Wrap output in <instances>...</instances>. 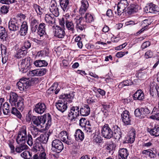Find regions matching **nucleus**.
Returning a JSON list of instances; mask_svg holds the SVG:
<instances>
[{"mask_svg": "<svg viewBox=\"0 0 159 159\" xmlns=\"http://www.w3.org/2000/svg\"><path fill=\"white\" fill-rule=\"evenodd\" d=\"M9 7L7 6H3L1 8L0 12L3 14L7 13L9 11Z\"/></svg>", "mask_w": 159, "mask_h": 159, "instance_id": "55", "label": "nucleus"}, {"mask_svg": "<svg viewBox=\"0 0 159 159\" xmlns=\"http://www.w3.org/2000/svg\"><path fill=\"white\" fill-rule=\"evenodd\" d=\"M74 136L76 140L78 141H82L84 138L83 132L80 129H77L76 130Z\"/></svg>", "mask_w": 159, "mask_h": 159, "instance_id": "29", "label": "nucleus"}, {"mask_svg": "<svg viewBox=\"0 0 159 159\" xmlns=\"http://www.w3.org/2000/svg\"><path fill=\"white\" fill-rule=\"evenodd\" d=\"M60 98L61 100L56 103L55 105L58 110L63 113L67 108V102H71L73 97L70 94H64L61 95Z\"/></svg>", "mask_w": 159, "mask_h": 159, "instance_id": "2", "label": "nucleus"}, {"mask_svg": "<svg viewBox=\"0 0 159 159\" xmlns=\"http://www.w3.org/2000/svg\"><path fill=\"white\" fill-rule=\"evenodd\" d=\"M39 23L38 20L34 19L31 20L30 22V25L31 30L32 32H35L36 31Z\"/></svg>", "mask_w": 159, "mask_h": 159, "instance_id": "35", "label": "nucleus"}, {"mask_svg": "<svg viewBox=\"0 0 159 159\" xmlns=\"http://www.w3.org/2000/svg\"><path fill=\"white\" fill-rule=\"evenodd\" d=\"M139 8V5L134 4H131L128 8L127 13L130 15L133 14L137 12Z\"/></svg>", "mask_w": 159, "mask_h": 159, "instance_id": "32", "label": "nucleus"}, {"mask_svg": "<svg viewBox=\"0 0 159 159\" xmlns=\"http://www.w3.org/2000/svg\"><path fill=\"white\" fill-rule=\"evenodd\" d=\"M32 120L34 124L37 126H40L41 128L44 127V124L47 121L45 126V128L46 129L48 128L51 125V117L49 114H45V116H33L32 117Z\"/></svg>", "mask_w": 159, "mask_h": 159, "instance_id": "1", "label": "nucleus"}, {"mask_svg": "<svg viewBox=\"0 0 159 159\" xmlns=\"http://www.w3.org/2000/svg\"><path fill=\"white\" fill-rule=\"evenodd\" d=\"M54 15L46 14L45 16V20L46 22L51 25L55 23V17Z\"/></svg>", "mask_w": 159, "mask_h": 159, "instance_id": "25", "label": "nucleus"}, {"mask_svg": "<svg viewBox=\"0 0 159 159\" xmlns=\"http://www.w3.org/2000/svg\"><path fill=\"white\" fill-rule=\"evenodd\" d=\"M31 84V82L29 79L22 78L17 83L16 85L21 91H26Z\"/></svg>", "mask_w": 159, "mask_h": 159, "instance_id": "6", "label": "nucleus"}, {"mask_svg": "<svg viewBox=\"0 0 159 159\" xmlns=\"http://www.w3.org/2000/svg\"><path fill=\"white\" fill-rule=\"evenodd\" d=\"M122 121L125 124L129 125L131 124V117L129 115V112L127 111H125L121 114Z\"/></svg>", "mask_w": 159, "mask_h": 159, "instance_id": "17", "label": "nucleus"}, {"mask_svg": "<svg viewBox=\"0 0 159 159\" xmlns=\"http://www.w3.org/2000/svg\"><path fill=\"white\" fill-rule=\"evenodd\" d=\"M74 21L76 24V28L78 32H80L84 30L85 28V26L82 23V18L78 17L75 18Z\"/></svg>", "mask_w": 159, "mask_h": 159, "instance_id": "12", "label": "nucleus"}, {"mask_svg": "<svg viewBox=\"0 0 159 159\" xmlns=\"http://www.w3.org/2000/svg\"><path fill=\"white\" fill-rule=\"evenodd\" d=\"M34 64L37 67H41L47 66L48 63L45 60H38L34 62Z\"/></svg>", "mask_w": 159, "mask_h": 159, "instance_id": "39", "label": "nucleus"}, {"mask_svg": "<svg viewBox=\"0 0 159 159\" xmlns=\"http://www.w3.org/2000/svg\"><path fill=\"white\" fill-rule=\"evenodd\" d=\"M19 98L21 97H19L16 93L13 92L10 93L9 101L11 106L15 105V103L18 101Z\"/></svg>", "mask_w": 159, "mask_h": 159, "instance_id": "21", "label": "nucleus"}, {"mask_svg": "<svg viewBox=\"0 0 159 159\" xmlns=\"http://www.w3.org/2000/svg\"><path fill=\"white\" fill-rule=\"evenodd\" d=\"M7 34L5 28L2 26H0V38L3 40L4 39L6 40L8 39L7 38Z\"/></svg>", "mask_w": 159, "mask_h": 159, "instance_id": "38", "label": "nucleus"}, {"mask_svg": "<svg viewBox=\"0 0 159 159\" xmlns=\"http://www.w3.org/2000/svg\"><path fill=\"white\" fill-rule=\"evenodd\" d=\"M141 108L143 116H144V117L150 113V111L147 107L142 108Z\"/></svg>", "mask_w": 159, "mask_h": 159, "instance_id": "53", "label": "nucleus"}, {"mask_svg": "<svg viewBox=\"0 0 159 159\" xmlns=\"http://www.w3.org/2000/svg\"><path fill=\"white\" fill-rule=\"evenodd\" d=\"M32 7L37 14L41 15L43 13V10L39 6L36 4H34Z\"/></svg>", "mask_w": 159, "mask_h": 159, "instance_id": "42", "label": "nucleus"}, {"mask_svg": "<svg viewBox=\"0 0 159 159\" xmlns=\"http://www.w3.org/2000/svg\"><path fill=\"white\" fill-rule=\"evenodd\" d=\"M144 10L147 13H151L157 14L158 12L157 7L155 4L152 3L148 4L144 8Z\"/></svg>", "mask_w": 159, "mask_h": 159, "instance_id": "11", "label": "nucleus"}, {"mask_svg": "<svg viewBox=\"0 0 159 159\" xmlns=\"http://www.w3.org/2000/svg\"><path fill=\"white\" fill-rule=\"evenodd\" d=\"M102 139L100 134H96L94 137L93 141L96 143H100L102 141Z\"/></svg>", "mask_w": 159, "mask_h": 159, "instance_id": "47", "label": "nucleus"}, {"mask_svg": "<svg viewBox=\"0 0 159 159\" xmlns=\"http://www.w3.org/2000/svg\"><path fill=\"white\" fill-rule=\"evenodd\" d=\"M47 72L45 69L42 68L36 69L30 71L29 73L31 76H42L45 75Z\"/></svg>", "mask_w": 159, "mask_h": 159, "instance_id": "18", "label": "nucleus"}, {"mask_svg": "<svg viewBox=\"0 0 159 159\" xmlns=\"http://www.w3.org/2000/svg\"><path fill=\"white\" fill-rule=\"evenodd\" d=\"M31 46V44L29 41H26L24 43V46L21 48L27 51V49L29 48Z\"/></svg>", "mask_w": 159, "mask_h": 159, "instance_id": "54", "label": "nucleus"}, {"mask_svg": "<svg viewBox=\"0 0 159 159\" xmlns=\"http://www.w3.org/2000/svg\"><path fill=\"white\" fill-rule=\"evenodd\" d=\"M85 127V131L88 134L91 135L92 134L93 128L90 124L89 121L88 122V123L86 124Z\"/></svg>", "mask_w": 159, "mask_h": 159, "instance_id": "41", "label": "nucleus"}, {"mask_svg": "<svg viewBox=\"0 0 159 159\" xmlns=\"http://www.w3.org/2000/svg\"><path fill=\"white\" fill-rule=\"evenodd\" d=\"M26 142H21L20 143H18L19 145L16 147L15 151L18 153H20L23 151L28 149V146L25 144Z\"/></svg>", "mask_w": 159, "mask_h": 159, "instance_id": "34", "label": "nucleus"}, {"mask_svg": "<svg viewBox=\"0 0 159 159\" xmlns=\"http://www.w3.org/2000/svg\"><path fill=\"white\" fill-rule=\"evenodd\" d=\"M79 121L80 125L82 127L86 125V123H88V122H87L86 119L84 118H81L80 120Z\"/></svg>", "mask_w": 159, "mask_h": 159, "instance_id": "60", "label": "nucleus"}, {"mask_svg": "<svg viewBox=\"0 0 159 159\" xmlns=\"http://www.w3.org/2000/svg\"><path fill=\"white\" fill-rule=\"evenodd\" d=\"M3 98H0V115L2 114V111L5 115H7L10 112V107L7 102H4Z\"/></svg>", "mask_w": 159, "mask_h": 159, "instance_id": "10", "label": "nucleus"}, {"mask_svg": "<svg viewBox=\"0 0 159 159\" xmlns=\"http://www.w3.org/2000/svg\"><path fill=\"white\" fill-rule=\"evenodd\" d=\"M59 136L61 139L62 140L67 144L69 145L71 143V140L68 137L66 131H61L59 134Z\"/></svg>", "mask_w": 159, "mask_h": 159, "instance_id": "19", "label": "nucleus"}, {"mask_svg": "<svg viewBox=\"0 0 159 159\" xmlns=\"http://www.w3.org/2000/svg\"><path fill=\"white\" fill-rule=\"evenodd\" d=\"M114 134V136L116 139H119L122 137V133L120 131V128L117 125H114L113 126Z\"/></svg>", "mask_w": 159, "mask_h": 159, "instance_id": "24", "label": "nucleus"}, {"mask_svg": "<svg viewBox=\"0 0 159 159\" xmlns=\"http://www.w3.org/2000/svg\"><path fill=\"white\" fill-rule=\"evenodd\" d=\"M38 150H36L37 151H40V153L39 156V159H46V154L44 152L43 148H41Z\"/></svg>", "mask_w": 159, "mask_h": 159, "instance_id": "46", "label": "nucleus"}, {"mask_svg": "<svg viewBox=\"0 0 159 159\" xmlns=\"http://www.w3.org/2000/svg\"><path fill=\"white\" fill-rule=\"evenodd\" d=\"M16 108L15 106H12L11 110V112L12 114L16 115L18 118L20 119L21 117V115Z\"/></svg>", "mask_w": 159, "mask_h": 159, "instance_id": "44", "label": "nucleus"}, {"mask_svg": "<svg viewBox=\"0 0 159 159\" xmlns=\"http://www.w3.org/2000/svg\"><path fill=\"white\" fill-rule=\"evenodd\" d=\"M65 25L66 28L69 32L71 33H74L75 31V28L73 23L71 21L66 20L65 21Z\"/></svg>", "mask_w": 159, "mask_h": 159, "instance_id": "27", "label": "nucleus"}, {"mask_svg": "<svg viewBox=\"0 0 159 159\" xmlns=\"http://www.w3.org/2000/svg\"><path fill=\"white\" fill-rule=\"evenodd\" d=\"M84 17L87 22L91 23L94 20L93 16L89 13H86Z\"/></svg>", "mask_w": 159, "mask_h": 159, "instance_id": "49", "label": "nucleus"}, {"mask_svg": "<svg viewBox=\"0 0 159 159\" xmlns=\"http://www.w3.org/2000/svg\"><path fill=\"white\" fill-rule=\"evenodd\" d=\"M153 56V52L151 50H148L145 54L144 57L148 59L152 57Z\"/></svg>", "mask_w": 159, "mask_h": 159, "instance_id": "57", "label": "nucleus"}, {"mask_svg": "<svg viewBox=\"0 0 159 159\" xmlns=\"http://www.w3.org/2000/svg\"><path fill=\"white\" fill-rule=\"evenodd\" d=\"M128 3L127 0H121L117 6L125 9L128 6Z\"/></svg>", "mask_w": 159, "mask_h": 159, "instance_id": "51", "label": "nucleus"}, {"mask_svg": "<svg viewBox=\"0 0 159 159\" xmlns=\"http://www.w3.org/2000/svg\"><path fill=\"white\" fill-rule=\"evenodd\" d=\"M79 108L78 106H72L70 108V112L68 116L71 121L74 123L79 120L78 117L79 115Z\"/></svg>", "mask_w": 159, "mask_h": 159, "instance_id": "5", "label": "nucleus"}, {"mask_svg": "<svg viewBox=\"0 0 159 159\" xmlns=\"http://www.w3.org/2000/svg\"><path fill=\"white\" fill-rule=\"evenodd\" d=\"M150 93L152 96L157 93L158 97H159V86L155 85L153 83L151 84L150 86Z\"/></svg>", "mask_w": 159, "mask_h": 159, "instance_id": "23", "label": "nucleus"}, {"mask_svg": "<svg viewBox=\"0 0 159 159\" xmlns=\"http://www.w3.org/2000/svg\"><path fill=\"white\" fill-rule=\"evenodd\" d=\"M46 54L47 53L46 51H41L37 53V56L39 57H44L47 55Z\"/></svg>", "mask_w": 159, "mask_h": 159, "instance_id": "59", "label": "nucleus"}, {"mask_svg": "<svg viewBox=\"0 0 159 159\" xmlns=\"http://www.w3.org/2000/svg\"><path fill=\"white\" fill-rule=\"evenodd\" d=\"M58 6L56 2L53 1L51 2L50 7V11L55 17L58 16L59 15Z\"/></svg>", "mask_w": 159, "mask_h": 159, "instance_id": "14", "label": "nucleus"}, {"mask_svg": "<svg viewBox=\"0 0 159 159\" xmlns=\"http://www.w3.org/2000/svg\"><path fill=\"white\" fill-rule=\"evenodd\" d=\"M46 108V106L44 103L39 102L36 105L34 110L37 113L42 114L45 111Z\"/></svg>", "mask_w": 159, "mask_h": 159, "instance_id": "13", "label": "nucleus"}, {"mask_svg": "<svg viewBox=\"0 0 159 159\" xmlns=\"http://www.w3.org/2000/svg\"><path fill=\"white\" fill-rule=\"evenodd\" d=\"M150 45V43L149 41H146L143 43L141 46L142 49L147 48Z\"/></svg>", "mask_w": 159, "mask_h": 159, "instance_id": "63", "label": "nucleus"}, {"mask_svg": "<svg viewBox=\"0 0 159 159\" xmlns=\"http://www.w3.org/2000/svg\"><path fill=\"white\" fill-rule=\"evenodd\" d=\"M157 108L154 107L152 113V115L150 116V118L152 119L159 120V113H155V110Z\"/></svg>", "mask_w": 159, "mask_h": 159, "instance_id": "45", "label": "nucleus"}, {"mask_svg": "<svg viewBox=\"0 0 159 159\" xmlns=\"http://www.w3.org/2000/svg\"><path fill=\"white\" fill-rule=\"evenodd\" d=\"M135 131L134 129H131L130 131L129 135L127 136V140L129 143H132L135 140Z\"/></svg>", "mask_w": 159, "mask_h": 159, "instance_id": "37", "label": "nucleus"}, {"mask_svg": "<svg viewBox=\"0 0 159 159\" xmlns=\"http://www.w3.org/2000/svg\"><path fill=\"white\" fill-rule=\"evenodd\" d=\"M81 5L79 10V12L81 15L84 14L89 7V4L87 0H83L81 1Z\"/></svg>", "mask_w": 159, "mask_h": 159, "instance_id": "20", "label": "nucleus"}, {"mask_svg": "<svg viewBox=\"0 0 159 159\" xmlns=\"http://www.w3.org/2000/svg\"><path fill=\"white\" fill-rule=\"evenodd\" d=\"M147 131L150 134L154 137L159 136V125H156L152 129L148 128Z\"/></svg>", "mask_w": 159, "mask_h": 159, "instance_id": "22", "label": "nucleus"}, {"mask_svg": "<svg viewBox=\"0 0 159 159\" xmlns=\"http://www.w3.org/2000/svg\"><path fill=\"white\" fill-rule=\"evenodd\" d=\"M54 27H55L54 35L59 38H63L65 34L63 29L57 25H56L55 27L54 25L52 27L53 28Z\"/></svg>", "mask_w": 159, "mask_h": 159, "instance_id": "15", "label": "nucleus"}, {"mask_svg": "<svg viewBox=\"0 0 159 159\" xmlns=\"http://www.w3.org/2000/svg\"><path fill=\"white\" fill-rule=\"evenodd\" d=\"M128 155V152L125 148H122L119 151V159H126Z\"/></svg>", "mask_w": 159, "mask_h": 159, "instance_id": "36", "label": "nucleus"}, {"mask_svg": "<svg viewBox=\"0 0 159 159\" xmlns=\"http://www.w3.org/2000/svg\"><path fill=\"white\" fill-rule=\"evenodd\" d=\"M52 151L59 153L61 152L64 148L63 145L61 141L59 139H55L52 142Z\"/></svg>", "mask_w": 159, "mask_h": 159, "instance_id": "7", "label": "nucleus"}, {"mask_svg": "<svg viewBox=\"0 0 159 159\" xmlns=\"http://www.w3.org/2000/svg\"><path fill=\"white\" fill-rule=\"evenodd\" d=\"M20 33L22 36H25L27 33L28 26L26 22H23L21 25H20Z\"/></svg>", "mask_w": 159, "mask_h": 159, "instance_id": "26", "label": "nucleus"}, {"mask_svg": "<svg viewBox=\"0 0 159 159\" xmlns=\"http://www.w3.org/2000/svg\"><path fill=\"white\" fill-rule=\"evenodd\" d=\"M101 133L103 136L107 139H111L113 135V131L107 124H106L102 126Z\"/></svg>", "mask_w": 159, "mask_h": 159, "instance_id": "9", "label": "nucleus"}, {"mask_svg": "<svg viewBox=\"0 0 159 159\" xmlns=\"http://www.w3.org/2000/svg\"><path fill=\"white\" fill-rule=\"evenodd\" d=\"M152 145V142L149 141V142H145L143 144V147H146L147 148H149Z\"/></svg>", "mask_w": 159, "mask_h": 159, "instance_id": "64", "label": "nucleus"}, {"mask_svg": "<svg viewBox=\"0 0 159 159\" xmlns=\"http://www.w3.org/2000/svg\"><path fill=\"white\" fill-rule=\"evenodd\" d=\"M60 5L64 11H67L69 8L70 3L69 0H59Z\"/></svg>", "mask_w": 159, "mask_h": 159, "instance_id": "30", "label": "nucleus"}, {"mask_svg": "<svg viewBox=\"0 0 159 159\" xmlns=\"http://www.w3.org/2000/svg\"><path fill=\"white\" fill-rule=\"evenodd\" d=\"M128 51L126 52H117L116 54V56L117 57H123L125 54L128 53Z\"/></svg>", "mask_w": 159, "mask_h": 159, "instance_id": "61", "label": "nucleus"}, {"mask_svg": "<svg viewBox=\"0 0 159 159\" xmlns=\"http://www.w3.org/2000/svg\"><path fill=\"white\" fill-rule=\"evenodd\" d=\"M27 53V51L21 48L18 50L15 55V57L18 58H20L25 55Z\"/></svg>", "mask_w": 159, "mask_h": 159, "instance_id": "40", "label": "nucleus"}, {"mask_svg": "<svg viewBox=\"0 0 159 159\" xmlns=\"http://www.w3.org/2000/svg\"><path fill=\"white\" fill-rule=\"evenodd\" d=\"M117 14L118 15H120L124 12V10L125 9L123 8L119 7V6L117 5Z\"/></svg>", "mask_w": 159, "mask_h": 159, "instance_id": "62", "label": "nucleus"}, {"mask_svg": "<svg viewBox=\"0 0 159 159\" xmlns=\"http://www.w3.org/2000/svg\"><path fill=\"white\" fill-rule=\"evenodd\" d=\"M26 129V126L24 125L20 129L16 138L17 143H20L21 142H26V139L28 136Z\"/></svg>", "mask_w": 159, "mask_h": 159, "instance_id": "8", "label": "nucleus"}, {"mask_svg": "<svg viewBox=\"0 0 159 159\" xmlns=\"http://www.w3.org/2000/svg\"><path fill=\"white\" fill-rule=\"evenodd\" d=\"M49 137L48 133L45 134H41L36 140L35 145L34 146L35 150H38L41 148H43L42 144H46L48 141Z\"/></svg>", "mask_w": 159, "mask_h": 159, "instance_id": "3", "label": "nucleus"}, {"mask_svg": "<svg viewBox=\"0 0 159 159\" xmlns=\"http://www.w3.org/2000/svg\"><path fill=\"white\" fill-rule=\"evenodd\" d=\"M142 112V108H137L134 111V114L136 117H139V118L142 119L144 118V116H143Z\"/></svg>", "mask_w": 159, "mask_h": 159, "instance_id": "50", "label": "nucleus"}, {"mask_svg": "<svg viewBox=\"0 0 159 159\" xmlns=\"http://www.w3.org/2000/svg\"><path fill=\"white\" fill-rule=\"evenodd\" d=\"M24 99L21 98H19L18 101L15 103V105H13V106H15L19 110L22 111L24 108Z\"/></svg>", "mask_w": 159, "mask_h": 159, "instance_id": "33", "label": "nucleus"}, {"mask_svg": "<svg viewBox=\"0 0 159 159\" xmlns=\"http://www.w3.org/2000/svg\"><path fill=\"white\" fill-rule=\"evenodd\" d=\"M26 139L27 140V143L30 146H32L33 144V139L31 135L28 134Z\"/></svg>", "mask_w": 159, "mask_h": 159, "instance_id": "56", "label": "nucleus"}, {"mask_svg": "<svg viewBox=\"0 0 159 159\" xmlns=\"http://www.w3.org/2000/svg\"><path fill=\"white\" fill-rule=\"evenodd\" d=\"M31 154L29 152L25 151L21 154V156L25 159H30Z\"/></svg>", "mask_w": 159, "mask_h": 159, "instance_id": "52", "label": "nucleus"}, {"mask_svg": "<svg viewBox=\"0 0 159 159\" xmlns=\"http://www.w3.org/2000/svg\"><path fill=\"white\" fill-rule=\"evenodd\" d=\"M45 27L46 25L43 23H41L39 25L37 30L38 31V36L39 35L41 37L40 39H42L43 37L46 36Z\"/></svg>", "mask_w": 159, "mask_h": 159, "instance_id": "16", "label": "nucleus"}, {"mask_svg": "<svg viewBox=\"0 0 159 159\" xmlns=\"http://www.w3.org/2000/svg\"><path fill=\"white\" fill-rule=\"evenodd\" d=\"M21 22L20 20L17 18H12L8 24V28L11 31L16 32L19 30Z\"/></svg>", "mask_w": 159, "mask_h": 159, "instance_id": "4", "label": "nucleus"}, {"mask_svg": "<svg viewBox=\"0 0 159 159\" xmlns=\"http://www.w3.org/2000/svg\"><path fill=\"white\" fill-rule=\"evenodd\" d=\"M133 97L135 100H142L144 98V95L143 91L141 90H139L134 94Z\"/></svg>", "mask_w": 159, "mask_h": 159, "instance_id": "31", "label": "nucleus"}, {"mask_svg": "<svg viewBox=\"0 0 159 159\" xmlns=\"http://www.w3.org/2000/svg\"><path fill=\"white\" fill-rule=\"evenodd\" d=\"M28 62V60L26 59H24L22 60L20 63H19L18 65L19 66H20L21 69H27L30 65Z\"/></svg>", "mask_w": 159, "mask_h": 159, "instance_id": "43", "label": "nucleus"}, {"mask_svg": "<svg viewBox=\"0 0 159 159\" xmlns=\"http://www.w3.org/2000/svg\"><path fill=\"white\" fill-rule=\"evenodd\" d=\"M90 112V108L87 105H84L83 107L80 108V113L83 116H88Z\"/></svg>", "mask_w": 159, "mask_h": 159, "instance_id": "28", "label": "nucleus"}, {"mask_svg": "<svg viewBox=\"0 0 159 159\" xmlns=\"http://www.w3.org/2000/svg\"><path fill=\"white\" fill-rule=\"evenodd\" d=\"M16 2V0H0V2L6 4H9Z\"/></svg>", "mask_w": 159, "mask_h": 159, "instance_id": "58", "label": "nucleus"}, {"mask_svg": "<svg viewBox=\"0 0 159 159\" xmlns=\"http://www.w3.org/2000/svg\"><path fill=\"white\" fill-rule=\"evenodd\" d=\"M30 129L32 134L34 136V137L40 134V131L38 128L33 126L31 127Z\"/></svg>", "mask_w": 159, "mask_h": 159, "instance_id": "48", "label": "nucleus"}]
</instances>
